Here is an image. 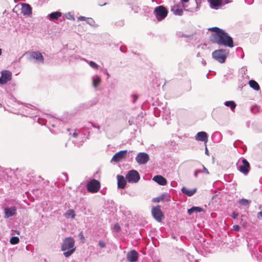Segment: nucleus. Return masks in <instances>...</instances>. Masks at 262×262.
<instances>
[{"label":"nucleus","instance_id":"obj_1","mask_svg":"<svg viewBox=\"0 0 262 262\" xmlns=\"http://www.w3.org/2000/svg\"><path fill=\"white\" fill-rule=\"evenodd\" d=\"M208 30L213 32L210 38V41L219 45H223L229 48L233 47V41L232 38L224 30L218 27H212L208 29Z\"/></svg>","mask_w":262,"mask_h":262},{"label":"nucleus","instance_id":"obj_2","mask_svg":"<svg viewBox=\"0 0 262 262\" xmlns=\"http://www.w3.org/2000/svg\"><path fill=\"white\" fill-rule=\"evenodd\" d=\"M75 240L73 237H66L61 245V250L64 251L63 255L66 257L70 256L75 251Z\"/></svg>","mask_w":262,"mask_h":262},{"label":"nucleus","instance_id":"obj_3","mask_svg":"<svg viewBox=\"0 0 262 262\" xmlns=\"http://www.w3.org/2000/svg\"><path fill=\"white\" fill-rule=\"evenodd\" d=\"M100 183L96 179H92L88 182L86 188L89 192L95 193L97 192L100 188Z\"/></svg>","mask_w":262,"mask_h":262},{"label":"nucleus","instance_id":"obj_4","mask_svg":"<svg viewBox=\"0 0 262 262\" xmlns=\"http://www.w3.org/2000/svg\"><path fill=\"white\" fill-rule=\"evenodd\" d=\"M154 12L157 19L159 21H161L164 19L168 14L167 10L163 6H159L156 7Z\"/></svg>","mask_w":262,"mask_h":262},{"label":"nucleus","instance_id":"obj_5","mask_svg":"<svg viewBox=\"0 0 262 262\" xmlns=\"http://www.w3.org/2000/svg\"><path fill=\"white\" fill-rule=\"evenodd\" d=\"M212 57L221 63H224L227 58V53L224 49L214 51L212 53Z\"/></svg>","mask_w":262,"mask_h":262},{"label":"nucleus","instance_id":"obj_6","mask_svg":"<svg viewBox=\"0 0 262 262\" xmlns=\"http://www.w3.org/2000/svg\"><path fill=\"white\" fill-rule=\"evenodd\" d=\"M140 179L138 172L135 170H129L126 175V179L129 183H136Z\"/></svg>","mask_w":262,"mask_h":262},{"label":"nucleus","instance_id":"obj_7","mask_svg":"<svg viewBox=\"0 0 262 262\" xmlns=\"http://www.w3.org/2000/svg\"><path fill=\"white\" fill-rule=\"evenodd\" d=\"M128 154L129 152L127 150H121L114 155L111 161L115 163L122 162L126 159Z\"/></svg>","mask_w":262,"mask_h":262},{"label":"nucleus","instance_id":"obj_8","mask_svg":"<svg viewBox=\"0 0 262 262\" xmlns=\"http://www.w3.org/2000/svg\"><path fill=\"white\" fill-rule=\"evenodd\" d=\"M152 214L154 217L159 222H161L163 217V213L160 209V206H157L154 207L151 210Z\"/></svg>","mask_w":262,"mask_h":262},{"label":"nucleus","instance_id":"obj_9","mask_svg":"<svg viewBox=\"0 0 262 262\" xmlns=\"http://www.w3.org/2000/svg\"><path fill=\"white\" fill-rule=\"evenodd\" d=\"M28 54L30 58L35 59L36 61L42 63L44 62V58L42 54L38 51L29 52Z\"/></svg>","mask_w":262,"mask_h":262},{"label":"nucleus","instance_id":"obj_10","mask_svg":"<svg viewBox=\"0 0 262 262\" xmlns=\"http://www.w3.org/2000/svg\"><path fill=\"white\" fill-rule=\"evenodd\" d=\"M11 76L12 74L10 71L7 70L3 71L0 78V83L2 84H6L11 79Z\"/></svg>","mask_w":262,"mask_h":262},{"label":"nucleus","instance_id":"obj_11","mask_svg":"<svg viewBox=\"0 0 262 262\" xmlns=\"http://www.w3.org/2000/svg\"><path fill=\"white\" fill-rule=\"evenodd\" d=\"M139 257L138 253L135 250L129 251L126 255V258L129 262H136Z\"/></svg>","mask_w":262,"mask_h":262},{"label":"nucleus","instance_id":"obj_12","mask_svg":"<svg viewBox=\"0 0 262 262\" xmlns=\"http://www.w3.org/2000/svg\"><path fill=\"white\" fill-rule=\"evenodd\" d=\"M136 160L139 164H145L148 161L149 156L146 153L140 152L136 157Z\"/></svg>","mask_w":262,"mask_h":262},{"label":"nucleus","instance_id":"obj_13","mask_svg":"<svg viewBox=\"0 0 262 262\" xmlns=\"http://www.w3.org/2000/svg\"><path fill=\"white\" fill-rule=\"evenodd\" d=\"M183 5L176 4L171 7V11L177 15H182L183 14Z\"/></svg>","mask_w":262,"mask_h":262},{"label":"nucleus","instance_id":"obj_14","mask_svg":"<svg viewBox=\"0 0 262 262\" xmlns=\"http://www.w3.org/2000/svg\"><path fill=\"white\" fill-rule=\"evenodd\" d=\"M21 12L24 15H31L32 14V8L28 4H22Z\"/></svg>","mask_w":262,"mask_h":262},{"label":"nucleus","instance_id":"obj_15","mask_svg":"<svg viewBox=\"0 0 262 262\" xmlns=\"http://www.w3.org/2000/svg\"><path fill=\"white\" fill-rule=\"evenodd\" d=\"M195 138L197 141H203L206 143L208 140L207 134L205 132H199L195 135Z\"/></svg>","mask_w":262,"mask_h":262},{"label":"nucleus","instance_id":"obj_16","mask_svg":"<svg viewBox=\"0 0 262 262\" xmlns=\"http://www.w3.org/2000/svg\"><path fill=\"white\" fill-rule=\"evenodd\" d=\"M152 180L157 183L158 184L162 186L167 184V180L165 178L161 175H157L154 177Z\"/></svg>","mask_w":262,"mask_h":262},{"label":"nucleus","instance_id":"obj_17","mask_svg":"<svg viewBox=\"0 0 262 262\" xmlns=\"http://www.w3.org/2000/svg\"><path fill=\"white\" fill-rule=\"evenodd\" d=\"M118 187L119 188L123 189L125 188L127 180L122 176H117Z\"/></svg>","mask_w":262,"mask_h":262},{"label":"nucleus","instance_id":"obj_18","mask_svg":"<svg viewBox=\"0 0 262 262\" xmlns=\"http://www.w3.org/2000/svg\"><path fill=\"white\" fill-rule=\"evenodd\" d=\"M237 169L244 174L246 175L250 169V165H236Z\"/></svg>","mask_w":262,"mask_h":262},{"label":"nucleus","instance_id":"obj_19","mask_svg":"<svg viewBox=\"0 0 262 262\" xmlns=\"http://www.w3.org/2000/svg\"><path fill=\"white\" fill-rule=\"evenodd\" d=\"M16 208L15 207L6 208L5 209V217L8 218L14 215L15 213Z\"/></svg>","mask_w":262,"mask_h":262},{"label":"nucleus","instance_id":"obj_20","mask_svg":"<svg viewBox=\"0 0 262 262\" xmlns=\"http://www.w3.org/2000/svg\"><path fill=\"white\" fill-rule=\"evenodd\" d=\"M181 191L183 193L187 195V196H192L196 192V189H189L185 187H183L181 189Z\"/></svg>","mask_w":262,"mask_h":262},{"label":"nucleus","instance_id":"obj_21","mask_svg":"<svg viewBox=\"0 0 262 262\" xmlns=\"http://www.w3.org/2000/svg\"><path fill=\"white\" fill-rule=\"evenodd\" d=\"M200 173H205L206 174H208L209 173L208 170L206 167H204V165H203L202 168L196 169L195 171L194 176L195 177H197Z\"/></svg>","mask_w":262,"mask_h":262},{"label":"nucleus","instance_id":"obj_22","mask_svg":"<svg viewBox=\"0 0 262 262\" xmlns=\"http://www.w3.org/2000/svg\"><path fill=\"white\" fill-rule=\"evenodd\" d=\"M62 14L60 12L56 11L50 13L49 15V18L50 20H53L57 19L59 17L61 16Z\"/></svg>","mask_w":262,"mask_h":262},{"label":"nucleus","instance_id":"obj_23","mask_svg":"<svg viewBox=\"0 0 262 262\" xmlns=\"http://www.w3.org/2000/svg\"><path fill=\"white\" fill-rule=\"evenodd\" d=\"M249 85L254 90L258 91L260 89L259 84L254 80H251L249 82Z\"/></svg>","mask_w":262,"mask_h":262},{"label":"nucleus","instance_id":"obj_24","mask_svg":"<svg viewBox=\"0 0 262 262\" xmlns=\"http://www.w3.org/2000/svg\"><path fill=\"white\" fill-rule=\"evenodd\" d=\"M203 210V208L200 207H192L188 210V213L189 215L192 214L194 212H200Z\"/></svg>","mask_w":262,"mask_h":262},{"label":"nucleus","instance_id":"obj_25","mask_svg":"<svg viewBox=\"0 0 262 262\" xmlns=\"http://www.w3.org/2000/svg\"><path fill=\"white\" fill-rule=\"evenodd\" d=\"M209 2L213 7L220 6L222 4V0H208Z\"/></svg>","mask_w":262,"mask_h":262},{"label":"nucleus","instance_id":"obj_26","mask_svg":"<svg viewBox=\"0 0 262 262\" xmlns=\"http://www.w3.org/2000/svg\"><path fill=\"white\" fill-rule=\"evenodd\" d=\"M159 199L161 201H164L165 202H168L170 200V197L168 193H164L159 196Z\"/></svg>","mask_w":262,"mask_h":262},{"label":"nucleus","instance_id":"obj_27","mask_svg":"<svg viewBox=\"0 0 262 262\" xmlns=\"http://www.w3.org/2000/svg\"><path fill=\"white\" fill-rule=\"evenodd\" d=\"M226 106L230 107L232 110H233L236 107V104L233 101H227L225 102Z\"/></svg>","mask_w":262,"mask_h":262},{"label":"nucleus","instance_id":"obj_28","mask_svg":"<svg viewBox=\"0 0 262 262\" xmlns=\"http://www.w3.org/2000/svg\"><path fill=\"white\" fill-rule=\"evenodd\" d=\"M65 215L68 218L71 217L72 218L74 219L75 216V211L73 209H69L66 212Z\"/></svg>","mask_w":262,"mask_h":262},{"label":"nucleus","instance_id":"obj_29","mask_svg":"<svg viewBox=\"0 0 262 262\" xmlns=\"http://www.w3.org/2000/svg\"><path fill=\"white\" fill-rule=\"evenodd\" d=\"M101 79L99 77H97L96 78H93V85L96 88L97 87L100 83Z\"/></svg>","mask_w":262,"mask_h":262},{"label":"nucleus","instance_id":"obj_30","mask_svg":"<svg viewBox=\"0 0 262 262\" xmlns=\"http://www.w3.org/2000/svg\"><path fill=\"white\" fill-rule=\"evenodd\" d=\"M251 203V201H249L247 199H242L239 201V203L243 206H249Z\"/></svg>","mask_w":262,"mask_h":262},{"label":"nucleus","instance_id":"obj_31","mask_svg":"<svg viewBox=\"0 0 262 262\" xmlns=\"http://www.w3.org/2000/svg\"><path fill=\"white\" fill-rule=\"evenodd\" d=\"M19 239L18 237L13 236L11 238L10 242L12 245H15L19 243Z\"/></svg>","mask_w":262,"mask_h":262},{"label":"nucleus","instance_id":"obj_32","mask_svg":"<svg viewBox=\"0 0 262 262\" xmlns=\"http://www.w3.org/2000/svg\"><path fill=\"white\" fill-rule=\"evenodd\" d=\"M115 25L117 27H121L124 25V21L121 19L115 21Z\"/></svg>","mask_w":262,"mask_h":262},{"label":"nucleus","instance_id":"obj_33","mask_svg":"<svg viewBox=\"0 0 262 262\" xmlns=\"http://www.w3.org/2000/svg\"><path fill=\"white\" fill-rule=\"evenodd\" d=\"M90 66L94 69H98V66L94 61H91L89 63Z\"/></svg>","mask_w":262,"mask_h":262},{"label":"nucleus","instance_id":"obj_34","mask_svg":"<svg viewBox=\"0 0 262 262\" xmlns=\"http://www.w3.org/2000/svg\"><path fill=\"white\" fill-rule=\"evenodd\" d=\"M99 245L100 246V247L101 248H104L105 247V243L102 241H99Z\"/></svg>","mask_w":262,"mask_h":262},{"label":"nucleus","instance_id":"obj_35","mask_svg":"<svg viewBox=\"0 0 262 262\" xmlns=\"http://www.w3.org/2000/svg\"><path fill=\"white\" fill-rule=\"evenodd\" d=\"M238 215V213L236 212H233L231 215V216L233 219H236Z\"/></svg>","mask_w":262,"mask_h":262},{"label":"nucleus","instance_id":"obj_36","mask_svg":"<svg viewBox=\"0 0 262 262\" xmlns=\"http://www.w3.org/2000/svg\"><path fill=\"white\" fill-rule=\"evenodd\" d=\"M233 229L236 231H238L239 230L240 227L238 225H234L233 226Z\"/></svg>","mask_w":262,"mask_h":262},{"label":"nucleus","instance_id":"obj_37","mask_svg":"<svg viewBox=\"0 0 262 262\" xmlns=\"http://www.w3.org/2000/svg\"><path fill=\"white\" fill-rule=\"evenodd\" d=\"M114 229L117 231H119L120 230V227L118 224H116L114 225Z\"/></svg>","mask_w":262,"mask_h":262},{"label":"nucleus","instance_id":"obj_38","mask_svg":"<svg viewBox=\"0 0 262 262\" xmlns=\"http://www.w3.org/2000/svg\"><path fill=\"white\" fill-rule=\"evenodd\" d=\"M86 19H88V18L84 16H80L78 18V20H86Z\"/></svg>","mask_w":262,"mask_h":262},{"label":"nucleus","instance_id":"obj_39","mask_svg":"<svg viewBox=\"0 0 262 262\" xmlns=\"http://www.w3.org/2000/svg\"><path fill=\"white\" fill-rule=\"evenodd\" d=\"M257 216L258 219L262 218V211L259 212L257 214Z\"/></svg>","mask_w":262,"mask_h":262},{"label":"nucleus","instance_id":"obj_40","mask_svg":"<svg viewBox=\"0 0 262 262\" xmlns=\"http://www.w3.org/2000/svg\"><path fill=\"white\" fill-rule=\"evenodd\" d=\"M153 201H154V202H159L160 201H161V200H160V199H159V197H158V198H154V199H153Z\"/></svg>","mask_w":262,"mask_h":262},{"label":"nucleus","instance_id":"obj_41","mask_svg":"<svg viewBox=\"0 0 262 262\" xmlns=\"http://www.w3.org/2000/svg\"><path fill=\"white\" fill-rule=\"evenodd\" d=\"M243 164H249V162L246 159L242 160Z\"/></svg>","mask_w":262,"mask_h":262},{"label":"nucleus","instance_id":"obj_42","mask_svg":"<svg viewBox=\"0 0 262 262\" xmlns=\"http://www.w3.org/2000/svg\"><path fill=\"white\" fill-rule=\"evenodd\" d=\"M77 135H78V134H77V133H74L73 134V136L74 137H75H75H76L77 136Z\"/></svg>","mask_w":262,"mask_h":262},{"label":"nucleus","instance_id":"obj_43","mask_svg":"<svg viewBox=\"0 0 262 262\" xmlns=\"http://www.w3.org/2000/svg\"><path fill=\"white\" fill-rule=\"evenodd\" d=\"M134 102H135L136 101V100L137 99L138 97L136 96H134Z\"/></svg>","mask_w":262,"mask_h":262},{"label":"nucleus","instance_id":"obj_44","mask_svg":"<svg viewBox=\"0 0 262 262\" xmlns=\"http://www.w3.org/2000/svg\"><path fill=\"white\" fill-rule=\"evenodd\" d=\"M189 0H182V2L186 3L188 2Z\"/></svg>","mask_w":262,"mask_h":262},{"label":"nucleus","instance_id":"obj_45","mask_svg":"<svg viewBox=\"0 0 262 262\" xmlns=\"http://www.w3.org/2000/svg\"><path fill=\"white\" fill-rule=\"evenodd\" d=\"M2 54V49H0V55H1Z\"/></svg>","mask_w":262,"mask_h":262},{"label":"nucleus","instance_id":"obj_46","mask_svg":"<svg viewBox=\"0 0 262 262\" xmlns=\"http://www.w3.org/2000/svg\"><path fill=\"white\" fill-rule=\"evenodd\" d=\"M208 151L207 147H206V152H207Z\"/></svg>","mask_w":262,"mask_h":262},{"label":"nucleus","instance_id":"obj_47","mask_svg":"<svg viewBox=\"0 0 262 262\" xmlns=\"http://www.w3.org/2000/svg\"><path fill=\"white\" fill-rule=\"evenodd\" d=\"M261 132H262V130H261Z\"/></svg>","mask_w":262,"mask_h":262}]
</instances>
